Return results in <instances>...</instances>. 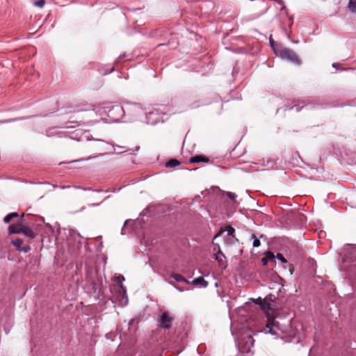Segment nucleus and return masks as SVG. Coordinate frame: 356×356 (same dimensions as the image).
Returning <instances> with one entry per match:
<instances>
[{
    "instance_id": "nucleus-1",
    "label": "nucleus",
    "mask_w": 356,
    "mask_h": 356,
    "mask_svg": "<svg viewBox=\"0 0 356 356\" xmlns=\"http://www.w3.org/2000/svg\"><path fill=\"white\" fill-rule=\"evenodd\" d=\"M126 112L129 115L133 114L134 117L140 116L143 113L142 107L137 104H134L127 106L126 111L120 105L114 106L108 111V115L113 118L114 121H118L120 118L123 116Z\"/></svg>"
},
{
    "instance_id": "nucleus-2",
    "label": "nucleus",
    "mask_w": 356,
    "mask_h": 356,
    "mask_svg": "<svg viewBox=\"0 0 356 356\" xmlns=\"http://www.w3.org/2000/svg\"><path fill=\"white\" fill-rule=\"evenodd\" d=\"M270 43L275 53L281 58L284 59L294 65H300L301 60L298 55L291 49L286 47H282L280 49H275L274 42L270 40Z\"/></svg>"
},
{
    "instance_id": "nucleus-3",
    "label": "nucleus",
    "mask_w": 356,
    "mask_h": 356,
    "mask_svg": "<svg viewBox=\"0 0 356 356\" xmlns=\"http://www.w3.org/2000/svg\"><path fill=\"white\" fill-rule=\"evenodd\" d=\"M264 332L279 337L281 334L286 333V330L275 318L268 316V321Z\"/></svg>"
},
{
    "instance_id": "nucleus-4",
    "label": "nucleus",
    "mask_w": 356,
    "mask_h": 356,
    "mask_svg": "<svg viewBox=\"0 0 356 356\" xmlns=\"http://www.w3.org/2000/svg\"><path fill=\"white\" fill-rule=\"evenodd\" d=\"M343 254V261L350 264L348 267H356V245H348Z\"/></svg>"
},
{
    "instance_id": "nucleus-5",
    "label": "nucleus",
    "mask_w": 356,
    "mask_h": 356,
    "mask_svg": "<svg viewBox=\"0 0 356 356\" xmlns=\"http://www.w3.org/2000/svg\"><path fill=\"white\" fill-rule=\"evenodd\" d=\"M114 280L118 282L116 285H114V289L118 291L119 297L122 296V298L120 300L121 301V303L127 305L128 302L127 291L125 286L122 284V281L124 280V276L120 275L118 276H115Z\"/></svg>"
},
{
    "instance_id": "nucleus-6",
    "label": "nucleus",
    "mask_w": 356,
    "mask_h": 356,
    "mask_svg": "<svg viewBox=\"0 0 356 356\" xmlns=\"http://www.w3.org/2000/svg\"><path fill=\"white\" fill-rule=\"evenodd\" d=\"M172 320L173 318L170 314L168 312H164L159 320V325L162 328L169 329L172 325Z\"/></svg>"
},
{
    "instance_id": "nucleus-7",
    "label": "nucleus",
    "mask_w": 356,
    "mask_h": 356,
    "mask_svg": "<svg viewBox=\"0 0 356 356\" xmlns=\"http://www.w3.org/2000/svg\"><path fill=\"white\" fill-rule=\"evenodd\" d=\"M216 249L217 252L215 255V259L218 262L219 265L222 267V268L225 269L227 267L225 256L221 251L220 248L218 244L214 245V250H216Z\"/></svg>"
},
{
    "instance_id": "nucleus-8",
    "label": "nucleus",
    "mask_w": 356,
    "mask_h": 356,
    "mask_svg": "<svg viewBox=\"0 0 356 356\" xmlns=\"http://www.w3.org/2000/svg\"><path fill=\"white\" fill-rule=\"evenodd\" d=\"M12 243L20 252H28L29 251L31 250L30 245H27L25 246H22V245L23 243V241H22V239H21L19 238L13 240Z\"/></svg>"
},
{
    "instance_id": "nucleus-9",
    "label": "nucleus",
    "mask_w": 356,
    "mask_h": 356,
    "mask_svg": "<svg viewBox=\"0 0 356 356\" xmlns=\"http://www.w3.org/2000/svg\"><path fill=\"white\" fill-rule=\"evenodd\" d=\"M23 225L19 222L17 224H12L8 227L9 234H19L22 232Z\"/></svg>"
},
{
    "instance_id": "nucleus-10",
    "label": "nucleus",
    "mask_w": 356,
    "mask_h": 356,
    "mask_svg": "<svg viewBox=\"0 0 356 356\" xmlns=\"http://www.w3.org/2000/svg\"><path fill=\"white\" fill-rule=\"evenodd\" d=\"M256 303L259 304L264 311H268L271 309L270 303L260 298L256 300Z\"/></svg>"
},
{
    "instance_id": "nucleus-11",
    "label": "nucleus",
    "mask_w": 356,
    "mask_h": 356,
    "mask_svg": "<svg viewBox=\"0 0 356 356\" xmlns=\"http://www.w3.org/2000/svg\"><path fill=\"white\" fill-rule=\"evenodd\" d=\"M208 161H209V159L204 157L202 155H196L195 156H193L190 159V163H201V162H208Z\"/></svg>"
},
{
    "instance_id": "nucleus-12",
    "label": "nucleus",
    "mask_w": 356,
    "mask_h": 356,
    "mask_svg": "<svg viewBox=\"0 0 356 356\" xmlns=\"http://www.w3.org/2000/svg\"><path fill=\"white\" fill-rule=\"evenodd\" d=\"M21 230V233L24 234L26 236L30 238H33L35 236V234L33 233V230L29 227L23 225L22 229Z\"/></svg>"
},
{
    "instance_id": "nucleus-13",
    "label": "nucleus",
    "mask_w": 356,
    "mask_h": 356,
    "mask_svg": "<svg viewBox=\"0 0 356 356\" xmlns=\"http://www.w3.org/2000/svg\"><path fill=\"white\" fill-rule=\"evenodd\" d=\"M193 285H200L202 287H207L208 286V282L206 281L203 277H199L192 281Z\"/></svg>"
},
{
    "instance_id": "nucleus-14",
    "label": "nucleus",
    "mask_w": 356,
    "mask_h": 356,
    "mask_svg": "<svg viewBox=\"0 0 356 356\" xmlns=\"http://www.w3.org/2000/svg\"><path fill=\"white\" fill-rule=\"evenodd\" d=\"M92 284L95 296H100L102 293L101 284L99 282H96L95 281H92Z\"/></svg>"
},
{
    "instance_id": "nucleus-15",
    "label": "nucleus",
    "mask_w": 356,
    "mask_h": 356,
    "mask_svg": "<svg viewBox=\"0 0 356 356\" xmlns=\"http://www.w3.org/2000/svg\"><path fill=\"white\" fill-rule=\"evenodd\" d=\"M170 277L174 278L177 282L190 283L186 278L179 274H172Z\"/></svg>"
},
{
    "instance_id": "nucleus-16",
    "label": "nucleus",
    "mask_w": 356,
    "mask_h": 356,
    "mask_svg": "<svg viewBox=\"0 0 356 356\" xmlns=\"http://www.w3.org/2000/svg\"><path fill=\"white\" fill-rule=\"evenodd\" d=\"M18 216L19 213L17 212L10 213L4 217L3 222L5 223H8L13 218H17Z\"/></svg>"
},
{
    "instance_id": "nucleus-17",
    "label": "nucleus",
    "mask_w": 356,
    "mask_h": 356,
    "mask_svg": "<svg viewBox=\"0 0 356 356\" xmlns=\"http://www.w3.org/2000/svg\"><path fill=\"white\" fill-rule=\"evenodd\" d=\"M179 164H180V162L178 160L172 159L169 160L168 162H166L165 167L174 168V167L179 165Z\"/></svg>"
},
{
    "instance_id": "nucleus-18",
    "label": "nucleus",
    "mask_w": 356,
    "mask_h": 356,
    "mask_svg": "<svg viewBox=\"0 0 356 356\" xmlns=\"http://www.w3.org/2000/svg\"><path fill=\"white\" fill-rule=\"evenodd\" d=\"M225 232H227V235H229L232 238H234V232L235 229L232 226H227L226 229H225Z\"/></svg>"
},
{
    "instance_id": "nucleus-19",
    "label": "nucleus",
    "mask_w": 356,
    "mask_h": 356,
    "mask_svg": "<svg viewBox=\"0 0 356 356\" xmlns=\"http://www.w3.org/2000/svg\"><path fill=\"white\" fill-rule=\"evenodd\" d=\"M349 9L353 12H356V0H350L348 3Z\"/></svg>"
},
{
    "instance_id": "nucleus-20",
    "label": "nucleus",
    "mask_w": 356,
    "mask_h": 356,
    "mask_svg": "<svg viewBox=\"0 0 356 356\" xmlns=\"http://www.w3.org/2000/svg\"><path fill=\"white\" fill-rule=\"evenodd\" d=\"M251 237L253 238L252 245L255 248L259 247L261 245L259 239L254 234H252Z\"/></svg>"
},
{
    "instance_id": "nucleus-21",
    "label": "nucleus",
    "mask_w": 356,
    "mask_h": 356,
    "mask_svg": "<svg viewBox=\"0 0 356 356\" xmlns=\"http://www.w3.org/2000/svg\"><path fill=\"white\" fill-rule=\"evenodd\" d=\"M34 6L39 7V8H43L45 4L44 0H38L33 3Z\"/></svg>"
},
{
    "instance_id": "nucleus-22",
    "label": "nucleus",
    "mask_w": 356,
    "mask_h": 356,
    "mask_svg": "<svg viewBox=\"0 0 356 356\" xmlns=\"http://www.w3.org/2000/svg\"><path fill=\"white\" fill-rule=\"evenodd\" d=\"M24 119H26V118H17H17H15V119H9V120H0V124H1L12 122H15V121H17V120H24Z\"/></svg>"
},
{
    "instance_id": "nucleus-23",
    "label": "nucleus",
    "mask_w": 356,
    "mask_h": 356,
    "mask_svg": "<svg viewBox=\"0 0 356 356\" xmlns=\"http://www.w3.org/2000/svg\"><path fill=\"white\" fill-rule=\"evenodd\" d=\"M276 258L283 264L287 263V260L284 257V256L281 253H277L276 255Z\"/></svg>"
},
{
    "instance_id": "nucleus-24",
    "label": "nucleus",
    "mask_w": 356,
    "mask_h": 356,
    "mask_svg": "<svg viewBox=\"0 0 356 356\" xmlns=\"http://www.w3.org/2000/svg\"><path fill=\"white\" fill-rule=\"evenodd\" d=\"M266 258H267V260H272L275 257L274 255V254L272 252H267L266 253Z\"/></svg>"
},
{
    "instance_id": "nucleus-25",
    "label": "nucleus",
    "mask_w": 356,
    "mask_h": 356,
    "mask_svg": "<svg viewBox=\"0 0 356 356\" xmlns=\"http://www.w3.org/2000/svg\"><path fill=\"white\" fill-rule=\"evenodd\" d=\"M227 197L230 198L231 200H235L237 195L234 193L228 192L227 193Z\"/></svg>"
},
{
    "instance_id": "nucleus-26",
    "label": "nucleus",
    "mask_w": 356,
    "mask_h": 356,
    "mask_svg": "<svg viewBox=\"0 0 356 356\" xmlns=\"http://www.w3.org/2000/svg\"><path fill=\"white\" fill-rule=\"evenodd\" d=\"M254 341V340L253 339V338L251 336H248V341L247 342L250 343L252 346Z\"/></svg>"
},
{
    "instance_id": "nucleus-27",
    "label": "nucleus",
    "mask_w": 356,
    "mask_h": 356,
    "mask_svg": "<svg viewBox=\"0 0 356 356\" xmlns=\"http://www.w3.org/2000/svg\"><path fill=\"white\" fill-rule=\"evenodd\" d=\"M293 108H296V110L297 112H299L300 111V109H301V108L297 107L296 106H292L291 108H289V109L291 110V109H293ZM286 109H288V108H284V110H286Z\"/></svg>"
},
{
    "instance_id": "nucleus-28",
    "label": "nucleus",
    "mask_w": 356,
    "mask_h": 356,
    "mask_svg": "<svg viewBox=\"0 0 356 356\" xmlns=\"http://www.w3.org/2000/svg\"><path fill=\"white\" fill-rule=\"evenodd\" d=\"M268 261V260H267V258H266V257L262 258V259H261V261H262L264 265H267Z\"/></svg>"
},
{
    "instance_id": "nucleus-29",
    "label": "nucleus",
    "mask_w": 356,
    "mask_h": 356,
    "mask_svg": "<svg viewBox=\"0 0 356 356\" xmlns=\"http://www.w3.org/2000/svg\"><path fill=\"white\" fill-rule=\"evenodd\" d=\"M169 284L173 286H175L176 289H177L178 290H179L180 291H182L183 289L179 288L178 286H177L176 285H175L172 282H170Z\"/></svg>"
},
{
    "instance_id": "nucleus-30",
    "label": "nucleus",
    "mask_w": 356,
    "mask_h": 356,
    "mask_svg": "<svg viewBox=\"0 0 356 356\" xmlns=\"http://www.w3.org/2000/svg\"><path fill=\"white\" fill-rule=\"evenodd\" d=\"M76 188H80V189H82L83 191H87V190H90L89 188H81V187H76Z\"/></svg>"
},
{
    "instance_id": "nucleus-31",
    "label": "nucleus",
    "mask_w": 356,
    "mask_h": 356,
    "mask_svg": "<svg viewBox=\"0 0 356 356\" xmlns=\"http://www.w3.org/2000/svg\"><path fill=\"white\" fill-rule=\"evenodd\" d=\"M62 189L68 188H70V186H63L60 187Z\"/></svg>"
},
{
    "instance_id": "nucleus-32",
    "label": "nucleus",
    "mask_w": 356,
    "mask_h": 356,
    "mask_svg": "<svg viewBox=\"0 0 356 356\" xmlns=\"http://www.w3.org/2000/svg\"><path fill=\"white\" fill-rule=\"evenodd\" d=\"M337 63H334L332 64V67H337Z\"/></svg>"
},
{
    "instance_id": "nucleus-33",
    "label": "nucleus",
    "mask_w": 356,
    "mask_h": 356,
    "mask_svg": "<svg viewBox=\"0 0 356 356\" xmlns=\"http://www.w3.org/2000/svg\"><path fill=\"white\" fill-rule=\"evenodd\" d=\"M220 233H218L217 234L216 236H215V238L218 237L219 235H220Z\"/></svg>"
},
{
    "instance_id": "nucleus-34",
    "label": "nucleus",
    "mask_w": 356,
    "mask_h": 356,
    "mask_svg": "<svg viewBox=\"0 0 356 356\" xmlns=\"http://www.w3.org/2000/svg\"><path fill=\"white\" fill-rule=\"evenodd\" d=\"M249 350H250V348H248L247 349H245L246 351H248Z\"/></svg>"
}]
</instances>
